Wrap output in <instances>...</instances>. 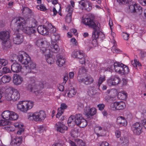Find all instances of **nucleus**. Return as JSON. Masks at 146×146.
<instances>
[{
  "label": "nucleus",
  "instance_id": "nucleus-38",
  "mask_svg": "<svg viewBox=\"0 0 146 146\" xmlns=\"http://www.w3.org/2000/svg\"><path fill=\"white\" fill-rule=\"evenodd\" d=\"M22 13L27 15H31L33 14L31 10L28 7H24L22 9Z\"/></svg>",
  "mask_w": 146,
  "mask_h": 146
},
{
  "label": "nucleus",
  "instance_id": "nucleus-9",
  "mask_svg": "<svg viewBox=\"0 0 146 146\" xmlns=\"http://www.w3.org/2000/svg\"><path fill=\"white\" fill-rule=\"evenodd\" d=\"M28 85L27 86L28 90L30 92H36L37 87V82L34 76H30L28 78Z\"/></svg>",
  "mask_w": 146,
  "mask_h": 146
},
{
  "label": "nucleus",
  "instance_id": "nucleus-6",
  "mask_svg": "<svg viewBox=\"0 0 146 146\" xmlns=\"http://www.w3.org/2000/svg\"><path fill=\"white\" fill-rule=\"evenodd\" d=\"M10 34L9 31H2L0 32V39L3 45L7 47H9L11 45L9 41Z\"/></svg>",
  "mask_w": 146,
  "mask_h": 146
},
{
  "label": "nucleus",
  "instance_id": "nucleus-5",
  "mask_svg": "<svg viewBox=\"0 0 146 146\" xmlns=\"http://www.w3.org/2000/svg\"><path fill=\"white\" fill-rule=\"evenodd\" d=\"M104 36V35L100 31H93L92 32V40L90 43L88 45L89 50L94 47H95L98 46V38L100 37V35Z\"/></svg>",
  "mask_w": 146,
  "mask_h": 146
},
{
  "label": "nucleus",
  "instance_id": "nucleus-13",
  "mask_svg": "<svg viewBox=\"0 0 146 146\" xmlns=\"http://www.w3.org/2000/svg\"><path fill=\"white\" fill-rule=\"evenodd\" d=\"M121 81V79L119 77L117 76H112L107 80V82L109 86H111L118 85Z\"/></svg>",
  "mask_w": 146,
  "mask_h": 146
},
{
  "label": "nucleus",
  "instance_id": "nucleus-31",
  "mask_svg": "<svg viewBox=\"0 0 146 146\" xmlns=\"http://www.w3.org/2000/svg\"><path fill=\"white\" fill-rule=\"evenodd\" d=\"M83 57H82V58H78L79 59V62L82 64L89 63V58L86 56L84 53H83Z\"/></svg>",
  "mask_w": 146,
  "mask_h": 146
},
{
  "label": "nucleus",
  "instance_id": "nucleus-39",
  "mask_svg": "<svg viewBox=\"0 0 146 146\" xmlns=\"http://www.w3.org/2000/svg\"><path fill=\"white\" fill-rule=\"evenodd\" d=\"M77 92V90L74 88H72L67 94L68 96L70 98L73 97L76 94Z\"/></svg>",
  "mask_w": 146,
  "mask_h": 146
},
{
  "label": "nucleus",
  "instance_id": "nucleus-18",
  "mask_svg": "<svg viewBox=\"0 0 146 146\" xmlns=\"http://www.w3.org/2000/svg\"><path fill=\"white\" fill-rule=\"evenodd\" d=\"M78 81L83 83L86 85L90 84H92L94 81L93 78L90 76H87L84 77H80L78 79Z\"/></svg>",
  "mask_w": 146,
  "mask_h": 146
},
{
  "label": "nucleus",
  "instance_id": "nucleus-42",
  "mask_svg": "<svg viewBox=\"0 0 146 146\" xmlns=\"http://www.w3.org/2000/svg\"><path fill=\"white\" fill-rule=\"evenodd\" d=\"M120 143L122 146H127L129 144V141L127 138H121L120 139Z\"/></svg>",
  "mask_w": 146,
  "mask_h": 146
},
{
  "label": "nucleus",
  "instance_id": "nucleus-41",
  "mask_svg": "<svg viewBox=\"0 0 146 146\" xmlns=\"http://www.w3.org/2000/svg\"><path fill=\"white\" fill-rule=\"evenodd\" d=\"M11 117H10V120H17L19 117L18 115L15 112L11 111Z\"/></svg>",
  "mask_w": 146,
  "mask_h": 146
},
{
  "label": "nucleus",
  "instance_id": "nucleus-61",
  "mask_svg": "<svg viewBox=\"0 0 146 146\" xmlns=\"http://www.w3.org/2000/svg\"><path fill=\"white\" fill-rule=\"evenodd\" d=\"M113 98H112V96H106L105 98V100L107 102H109L113 100Z\"/></svg>",
  "mask_w": 146,
  "mask_h": 146
},
{
  "label": "nucleus",
  "instance_id": "nucleus-22",
  "mask_svg": "<svg viewBox=\"0 0 146 146\" xmlns=\"http://www.w3.org/2000/svg\"><path fill=\"white\" fill-rule=\"evenodd\" d=\"M11 69L13 72L18 73L21 71L22 66L20 64L15 62L12 64Z\"/></svg>",
  "mask_w": 146,
  "mask_h": 146
},
{
  "label": "nucleus",
  "instance_id": "nucleus-56",
  "mask_svg": "<svg viewBox=\"0 0 146 146\" xmlns=\"http://www.w3.org/2000/svg\"><path fill=\"white\" fill-rule=\"evenodd\" d=\"M49 32L51 33H55L56 31V29L52 25H50L49 26Z\"/></svg>",
  "mask_w": 146,
  "mask_h": 146
},
{
  "label": "nucleus",
  "instance_id": "nucleus-11",
  "mask_svg": "<svg viewBox=\"0 0 146 146\" xmlns=\"http://www.w3.org/2000/svg\"><path fill=\"white\" fill-rule=\"evenodd\" d=\"M75 121L76 124L80 127L84 128L86 127L87 124L86 120L80 114L76 115Z\"/></svg>",
  "mask_w": 146,
  "mask_h": 146
},
{
  "label": "nucleus",
  "instance_id": "nucleus-20",
  "mask_svg": "<svg viewBox=\"0 0 146 146\" xmlns=\"http://www.w3.org/2000/svg\"><path fill=\"white\" fill-rule=\"evenodd\" d=\"M37 29L38 32L43 35H47L49 33L48 28L46 27L44 25L39 26L38 27Z\"/></svg>",
  "mask_w": 146,
  "mask_h": 146
},
{
  "label": "nucleus",
  "instance_id": "nucleus-48",
  "mask_svg": "<svg viewBox=\"0 0 146 146\" xmlns=\"http://www.w3.org/2000/svg\"><path fill=\"white\" fill-rule=\"evenodd\" d=\"M106 77L105 75L101 76L98 80V85L99 87L102 83L105 80Z\"/></svg>",
  "mask_w": 146,
  "mask_h": 146
},
{
  "label": "nucleus",
  "instance_id": "nucleus-2",
  "mask_svg": "<svg viewBox=\"0 0 146 146\" xmlns=\"http://www.w3.org/2000/svg\"><path fill=\"white\" fill-rule=\"evenodd\" d=\"M36 45L39 47L42 52L45 54L47 63L50 64H53L55 61L54 58L51 56L50 50L46 49L48 46L47 41L44 39H38L36 42Z\"/></svg>",
  "mask_w": 146,
  "mask_h": 146
},
{
  "label": "nucleus",
  "instance_id": "nucleus-16",
  "mask_svg": "<svg viewBox=\"0 0 146 146\" xmlns=\"http://www.w3.org/2000/svg\"><path fill=\"white\" fill-rule=\"evenodd\" d=\"M97 112V110L95 108H90V106H86L84 109V113L87 117L92 116L95 115Z\"/></svg>",
  "mask_w": 146,
  "mask_h": 146
},
{
  "label": "nucleus",
  "instance_id": "nucleus-10",
  "mask_svg": "<svg viewBox=\"0 0 146 146\" xmlns=\"http://www.w3.org/2000/svg\"><path fill=\"white\" fill-rule=\"evenodd\" d=\"M18 57V60L23 64L27 65L31 62L30 57L25 52L19 53Z\"/></svg>",
  "mask_w": 146,
  "mask_h": 146
},
{
  "label": "nucleus",
  "instance_id": "nucleus-26",
  "mask_svg": "<svg viewBox=\"0 0 146 146\" xmlns=\"http://www.w3.org/2000/svg\"><path fill=\"white\" fill-rule=\"evenodd\" d=\"M13 92L12 93V100L16 101L18 100L20 98V95L18 91L15 89H12Z\"/></svg>",
  "mask_w": 146,
  "mask_h": 146
},
{
  "label": "nucleus",
  "instance_id": "nucleus-17",
  "mask_svg": "<svg viewBox=\"0 0 146 146\" xmlns=\"http://www.w3.org/2000/svg\"><path fill=\"white\" fill-rule=\"evenodd\" d=\"M23 78L18 74H14L13 77V82L17 86L21 85L23 82Z\"/></svg>",
  "mask_w": 146,
  "mask_h": 146
},
{
  "label": "nucleus",
  "instance_id": "nucleus-63",
  "mask_svg": "<svg viewBox=\"0 0 146 146\" xmlns=\"http://www.w3.org/2000/svg\"><path fill=\"white\" fill-rule=\"evenodd\" d=\"M130 0H117V1L119 3L125 4L129 3Z\"/></svg>",
  "mask_w": 146,
  "mask_h": 146
},
{
  "label": "nucleus",
  "instance_id": "nucleus-12",
  "mask_svg": "<svg viewBox=\"0 0 146 146\" xmlns=\"http://www.w3.org/2000/svg\"><path fill=\"white\" fill-rule=\"evenodd\" d=\"M79 7L82 10L90 11L92 9V3L88 0H82L79 2Z\"/></svg>",
  "mask_w": 146,
  "mask_h": 146
},
{
  "label": "nucleus",
  "instance_id": "nucleus-30",
  "mask_svg": "<svg viewBox=\"0 0 146 146\" xmlns=\"http://www.w3.org/2000/svg\"><path fill=\"white\" fill-rule=\"evenodd\" d=\"M117 122L122 126H126L127 122L125 118L122 116L119 117L117 119Z\"/></svg>",
  "mask_w": 146,
  "mask_h": 146
},
{
  "label": "nucleus",
  "instance_id": "nucleus-24",
  "mask_svg": "<svg viewBox=\"0 0 146 146\" xmlns=\"http://www.w3.org/2000/svg\"><path fill=\"white\" fill-rule=\"evenodd\" d=\"M36 64L35 63L32 61H31L27 66H25V68L26 69V72L27 73L25 74L26 76L27 74L31 72V70L35 68Z\"/></svg>",
  "mask_w": 146,
  "mask_h": 146
},
{
  "label": "nucleus",
  "instance_id": "nucleus-15",
  "mask_svg": "<svg viewBox=\"0 0 146 146\" xmlns=\"http://www.w3.org/2000/svg\"><path fill=\"white\" fill-rule=\"evenodd\" d=\"M129 11L131 12H138L139 14L142 13V9L141 7L137 5L135 3L132 2L129 6Z\"/></svg>",
  "mask_w": 146,
  "mask_h": 146
},
{
  "label": "nucleus",
  "instance_id": "nucleus-1",
  "mask_svg": "<svg viewBox=\"0 0 146 146\" xmlns=\"http://www.w3.org/2000/svg\"><path fill=\"white\" fill-rule=\"evenodd\" d=\"M12 23H15L16 28L14 30L15 33L18 32L19 30H21L24 32L29 35L34 33L36 30L37 22L35 19L30 21V25L29 26L26 24L23 19L17 17L14 18L11 21Z\"/></svg>",
  "mask_w": 146,
  "mask_h": 146
},
{
  "label": "nucleus",
  "instance_id": "nucleus-62",
  "mask_svg": "<svg viewBox=\"0 0 146 146\" xmlns=\"http://www.w3.org/2000/svg\"><path fill=\"white\" fill-rule=\"evenodd\" d=\"M67 108V106L64 103H62L60 104V108L63 110L66 109Z\"/></svg>",
  "mask_w": 146,
  "mask_h": 146
},
{
  "label": "nucleus",
  "instance_id": "nucleus-19",
  "mask_svg": "<svg viewBox=\"0 0 146 146\" xmlns=\"http://www.w3.org/2000/svg\"><path fill=\"white\" fill-rule=\"evenodd\" d=\"M55 127L57 131L63 133L65 132L68 129L67 126L62 123L58 122L55 124Z\"/></svg>",
  "mask_w": 146,
  "mask_h": 146
},
{
  "label": "nucleus",
  "instance_id": "nucleus-57",
  "mask_svg": "<svg viewBox=\"0 0 146 146\" xmlns=\"http://www.w3.org/2000/svg\"><path fill=\"white\" fill-rule=\"evenodd\" d=\"M72 15L71 14H68L66 17V21L68 23H70L71 21Z\"/></svg>",
  "mask_w": 146,
  "mask_h": 146
},
{
  "label": "nucleus",
  "instance_id": "nucleus-55",
  "mask_svg": "<svg viewBox=\"0 0 146 146\" xmlns=\"http://www.w3.org/2000/svg\"><path fill=\"white\" fill-rule=\"evenodd\" d=\"M64 111V110L60 108H58V112L56 115V117L59 118L63 113Z\"/></svg>",
  "mask_w": 146,
  "mask_h": 146
},
{
  "label": "nucleus",
  "instance_id": "nucleus-23",
  "mask_svg": "<svg viewBox=\"0 0 146 146\" xmlns=\"http://www.w3.org/2000/svg\"><path fill=\"white\" fill-rule=\"evenodd\" d=\"M13 39L14 42L16 44H20L23 41V36L20 34H15Z\"/></svg>",
  "mask_w": 146,
  "mask_h": 146
},
{
  "label": "nucleus",
  "instance_id": "nucleus-52",
  "mask_svg": "<svg viewBox=\"0 0 146 146\" xmlns=\"http://www.w3.org/2000/svg\"><path fill=\"white\" fill-rule=\"evenodd\" d=\"M36 7L37 9L42 11H44L47 9L46 7L43 4L37 5Z\"/></svg>",
  "mask_w": 146,
  "mask_h": 146
},
{
  "label": "nucleus",
  "instance_id": "nucleus-29",
  "mask_svg": "<svg viewBox=\"0 0 146 146\" xmlns=\"http://www.w3.org/2000/svg\"><path fill=\"white\" fill-rule=\"evenodd\" d=\"M22 140L21 137H17L12 139L11 144L12 145H19L21 143Z\"/></svg>",
  "mask_w": 146,
  "mask_h": 146
},
{
  "label": "nucleus",
  "instance_id": "nucleus-37",
  "mask_svg": "<svg viewBox=\"0 0 146 146\" xmlns=\"http://www.w3.org/2000/svg\"><path fill=\"white\" fill-rule=\"evenodd\" d=\"M60 39V35L59 34L56 33L52 35L51 36V42L56 43V42L59 40Z\"/></svg>",
  "mask_w": 146,
  "mask_h": 146
},
{
  "label": "nucleus",
  "instance_id": "nucleus-60",
  "mask_svg": "<svg viewBox=\"0 0 146 146\" xmlns=\"http://www.w3.org/2000/svg\"><path fill=\"white\" fill-rule=\"evenodd\" d=\"M122 36L123 39L125 40H127L129 38V35L126 33H123Z\"/></svg>",
  "mask_w": 146,
  "mask_h": 146
},
{
  "label": "nucleus",
  "instance_id": "nucleus-64",
  "mask_svg": "<svg viewBox=\"0 0 146 146\" xmlns=\"http://www.w3.org/2000/svg\"><path fill=\"white\" fill-rule=\"evenodd\" d=\"M19 129V130L18 131L17 133L18 135H20L24 131V128L23 127Z\"/></svg>",
  "mask_w": 146,
  "mask_h": 146
},
{
  "label": "nucleus",
  "instance_id": "nucleus-27",
  "mask_svg": "<svg viewBox=\"0 0 146 146\" xmlns=\"http://www.w3.org/2000/svg\"><path fill=\"white\" fill-rule=\"evenodd\" d=\"M83 53L82 51L79 50H75L72 52L71 55L73 58H82L83 57Z\"/></svg>",
  "mask_w": 146,
  "mask_h": 146
},
{
  "label": "nucleus",
  "instance_id": "nucleus-40",
  "mask_svg": "<svg viewBox=\"0 0 146 146\" xmlns=\"http://www.w3.org/2000/svg\"><path fill=\"white\" fill-rule=\"evenodd\" d=\"M125 107V103L123 101L118 102L117 110H122Z\"/></svg>",
  "mask_w": 146,
  "mask_h": 146
},
{
  "label": "nucleus",
  "instance_id": "nucleus-58",
  "mask_svg": "<svg viewBox=\"0 0 146 146\" xmlns=\"http://www.w3.org/2000/svg\"><path fill=\"white\" fill-rule=\"evenodd\" d=\"M2 73L6 74L9 73L10 72V70L7 67H4L2 68Z\"/></svg>",
  "mask_w": 146,
  "mask_h": 146
},
{
  "label": "nucleus",
  "instance_id": "nucleus-14",
  "mask_svg": "<svg viewBox=\"0 0 146 146\" xmlns=\"http://www.w3.org/2000/svg\"><path fill=\"white\" fill-rule=\"evenodd\" d=\"M131 129L133 133L136 135H140L143 131L141 124L139 122L133 124L132 125Z\"/></svg>",
  "mask_w": 146,
  "mask_h": 146
},
{
  "label": "nucleus",
  "instance_id": "nucleus-34",
  "mask_svg": "<svg viewBox=\"0 0 146 146\" xmlns=\"http://www.w3.org/2000/svg\"><path fill=\"white\" fill-rule=\"evenodd\" d=\"M76 116L71 115L68 118V123L69 126H73L76 124L75 119Z\"/></svg>",
  "mask_w": 146,
  "mask_h": 146
},
{
  "label": "nucleus",
  "instance_id": "nucleus-43",
  "mask_svg": "<svg viewBox=\"0 0 146 146\" xmlns=\"http://www.w3.org/2000/svg\"><path fill=\"white\" fill-rule=\"evenodd\" d=\"M121 72H120V74H127L129 71L128 67L124 64L123 66L121 68Z\"/></svg>",
  "mask_w": 146,
  "mask_h": 146
},
{
  "label": "nucleus",
  "instance_id": "nucleus-4",
  "mask_svg": "<svg viewBox=\"0 0 146 146\" xmlns=\"http://www.w3.org/2000/svg\"><path fill=\"white\" fill-rule=\"evenodd\" d=\"M46 117L44 111L40 110L35 112H30L28 113V118L30 120L41 121L43 120Z\"/></svg>",
  "mask_w": 146,
  "mask_h": 146
},
{
  "label": "nucleus",
  "instance_id": "nucleus-7",
  "mask_svg": "<svg viewBox=\"0 0 146 146\" xmlns=\"http://www.w3.org/2000/svg\"><path fill=\"white\" fill-rule=\"evenodd\" d=\"M83 23L89 27H92L94 29L93 31H98L100 26V24L97 22H94L90 18H84L82 20Z\"/></svg>",
  "mask_w": 146,
  "mask_h": 146
},
{
  "label": "nucleus",
  "instance_id": "nucleus-50",
  "mask_svg": "<svg viewBox=\"0 0 146 146\" xmlns=\"http://www.w3.org/2000/svg\"><path fill=\"white\" fill-rule=\"evenodd\" d=\"M75 142L77 143L78 146H85V143L82 140L77 139L75 140Z\"/></svg>",
  "mask_w": 146,
  "mask_h": 146
},
{
  "label": "nucleus",
  "instance_id": "nucleus-44",
  "mask_svg": "<svg viewBox=\"0 0 146 146\" xmlns=\"http://www.w3.org/2000/svg\"><path fill=\"white\" fill-rule=\"evenodd\" d=\"M8 124L4 127L5 129L9 132H12L15 130V128L13 127V125Z\"/></svg>",
  "mask_w": 146,
  "mask_h": 146
},
{
  "label": "nucleus",
  "instance_id": "nucleus-54",
  "mask_svg": "<svg viewBox=\"0 0 146 146\" xmlns=\"http://www.w3.org/2000/svg\"><path fill=\"white\" fill-rule=\"evenodd\" d=\"M13 126L16 128L19 129L23 127V125L21 122H16L14 123Z\"/></svg>",
  "mask_w": 146,
  "mask_h": 146
},
{
  "label": "nucleus",
  "instance_id": "nucleus-25",
  "mask_svg": "<svg viewBox=\"0 0 146 146\" xmlns=\"http://www.w3.org/2000/svg\"><path fill=\"white\" fill-rule=\"evenodd\" d=\"M12 89L9 88L5 91L4 94V97L5 99L8 101H12Z\"/></svg>",
  "mask_w": 146,
  "mask_h": 146
},
{
  "label": "nucleus",
  "instance_id": "nucleus-32",
  "mask_svg": "<svg viewBox=\"0 0 146 146\" xmlns=\"http://www.w3.org/2000/svg\"><path fill=\"white\" fill-rule=\"evenodd\" d=\"M11 111L6 110L4 111L2 114L3 118L6 120H10L11 117Z\"/></svg>",
  "mask_w": 146,
  "mask_h": 146
},
{
  "label": "nucleus",
  "instance_id": "nucleus-3",
  "mask_svg": "<svg viewBox=\"0 0 146 146\" xmlns=\"http://www.w3.org/2000/svg\"><path fill=\"white\" fill-rule=\"evenodd\" d=\"M34 105V102L32 101H22L19 102L17 105V108L19 110L26 113L31 109Z\"/></svg>",
  "mask_w": 146,
  "mask_h": 146
},
{
  "label": "nucleus",
  "instance_id": "nucleus-21",
  "mask_svg": "<svg viewBox=\"0 0 146 146\" xmlns=\"http://www.w3.org/2000/svg\"><path fill=\"white\" fill-rule=\"evenodd\" d=\"M48 43V46L46 48V49L50 50V52L56 53L58 52L59 50V48L58 45L56 43L51 42L52 45L50 47H49V44Z\"/></svg>",
  "mask_w": 146,
  "mask_h": 146
},
{
  "label": "nucleus",
  "instance_id": "nucleus-47",
  "mask_svg": "<svg viewBox=\"0 0 146 146\" xmlns=\"http://www.w3.org/2000/svg\"><path fill=\"white\" fill-rule=\"evenodd\" d=\"M8 63L7 60L5 59H0V65L1 67L7 65Z\"/></svg>",
  "mask_w": 146,
  "mask_h": 146
},
{
  "label": "nucleus",
  "instance_id": "nucleus-36",
  "mask_svg": "<svg viewBox=\"0 0 146 146\" xmlns=\"http://www.w3.org/2000/svg\"><path fill=\"white\" fill-rule=\"evenodd\" d=\"M107 94L112 96V98H114L117 94V90L115 89H112L110 90H108L106 92Z\"/></svg>",
  "mask_w": 146,
  "mask_h": 146
},
{
  "label": "nucleus",
  "instance_id": "nucleus-33",
  "mask_svg": "<svg viewBox=\"0 0 146 146\" xmlns=\"http://www.w3.org/2000/svg\"><path fill=\"white\" fill-rule=\"evenodd\" d=\"M11 76L9 75H5L2 76L1 79L0 81L2 83H6L9 82L11 80Z\"/></svg>",
  "mask_w": 146,
  "mask_h": 146
},
{
  "label": "nucleus",
  "instance_id": "nucleus-35",
  "mask_svg": "<svg viewBox=\"0 0 146 146\" xmlns=\"http://www.w3.org/2000/svg\"><path fill=\"white\" fill-rule=\"evenodd\" d=\"M117 97L119 99L121 100H124L127 98V94L125 92L122 91L118 93Z\"/></svg>",
  "mask_w": 146,
  "mask_h": 146
},
{
  "label": "nucleus",
  "instance_id": "nucleus-28",
  "mask_svg": "<svg viewBox=\"0 0 146 146\" xmlns=\"http://www.w3.org/2000/svg\"><path fill=\"white\" fill-rule=\"evenodd\" d=\"M66 60L65 58L63 56H60L58 57V58L56 61L57 65L59 67L63 66L65 64Z\"/></svg>",
  "mask_w": 146,
  "mask_h": 146
},
{
  "label": "nucleus",
  "instance_id": "nucleus-45",
  "mask_svg": "<svg viewBox=\"0 0 146 146\" xmlns=\"http://www.w3.org/2000/svg\"><path fill=\"white\" fill-rule=\"evenodd\" d=\"M11 122L8 120H0V126H6L8 124H11Z\"/></svg>",
  "mask_w": 146,
  "mask_h": 146
},
{
  "label": "nucleus",
  "instance_id": "nucleus-8",
  "mask_svg": "<svg viewBox=\"0 0 146 146\" xmlns=\"http://www.w3.org/2000/svg\"><path fill=\"white\" fill-rule=\"evenodd\" d=\"M123 66V64L119 62H116L115 63L111 62L109 66L105 69V71L111 72L114 68L115 71L120 74L121 72V68Z\"/></svg>",
  "mask_w": 146,
  "mask_h": 146
},
{
  "label": "nucleus",
  "instance_id": "nucleus-49",
  "mask_svg": "<svg viewBox=\"0 0 146 146\" xmlns=\"http://www.w3.org/2000/svg\"><path fill=\"white\" fill-rule=\"evenodd\" d=\"M73 10V7H71L70 5H68L66 9V11L68 12V14H71L72 13Z\"/></svg>",
  "mask_w": 146,
  "mask_h": 146
},
{
  "label": "nucleus",
  "instance_id": "nucleus-59",
  "mask_svg": "<svg viewBox=\"0 0 146 146\" xmlns=\"http://www.w3.org/2000/svg\"><path fill=\"white\" fill-rule=\"evenodd\" d=\"M99 110L100 111L103 110L105 107V105L103 104H100L98 105L97 106Z\"/></svg>",
  "mask_w": 146,
  "mask_h": 146
},
{
  "label": "nucleus",
  "instance_id": "nucleus-51",
  "mask_svg": "<svg viewBox=\"0 0 146 146\" xmlns=\"http://www.w3.org/2000/svg\"><path fill=\"white\" fill-rule=\"evenodd\" d=\"M18 56H17L16 54H13L10 56L9 59L11 61L13 62L14 61H15L17 58L18 59Z\"/></svg>",
  "mask_w": 146,
  "mask_h": 146
},
{
  "label": "nucleus",
  "instance_id": "nucleus-53",
  "mask_svg": "<svg viewBox=\"0 0 146 146\" xmlns=\"http://www.w3.org/2000/svg\"><path fill=\"white\" fill-rule=\"evenodd\" d=\"M131 63L133 66L135 68L137 67V66H141V64L137 59H135L134 61H132Z\"/></svg>",
  "mask_w": 146,
  "mask_h": 146
},
{
  "label": "nucleus",
  "instance_id": "nucleus-46",
  "mask_svg": "<svg viewBox=\"0 0 146 146\" xmlns=\"http://www.w3.org/2000/svg\"><path fill=\"white\" fill-rule=\"evenodd\" d=\"M117 105L118 102H116L111 103L110 105V108L111 110L113 111L117 110Z\"/></svg>",
  "mask_w": 146,
  "mask_h": 146
}]
</instances>
